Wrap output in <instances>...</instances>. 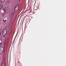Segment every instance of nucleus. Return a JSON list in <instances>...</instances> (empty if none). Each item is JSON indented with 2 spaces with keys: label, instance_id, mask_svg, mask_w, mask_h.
Listing matches in <instances>:
<instances>
[{
  "label": "nucleus",
  "instance_id": "1",
  "mask_svg": "<svg viewBox=\"0 0 66 66\" xmlns=\"http://www.w3.org/2000/svg\"><path fill=\"white\" fill-rule=\"evenodd\" d=\"M7 31L6 29H4L2 31V33L4 35H6L7 34Z\"/></svg>",
  "mask_w": 66,
  "mask_h": 66
},
{
  "label": "nucleus",
  "instance_id": "2",
  "mask_svg": "<svg viewBox=\"0 0 66 66\" xmlns=\"http://www.w3.org/2000/svg\"><path fill=\"white\" fill-rule=\"evenodd\" d=\"M19 5H18L15 7L14 9L15 12H17L19 10Z\"/></svg>",
  "mask_w": 66,
  "mask_h": 66
},
{
  "label": "nucleus",
  "instance_id": "3",
  "mask_svg": "<svg viewBox=\"0 0 66 66\" xmlns=\"http://www.w3.org/2000/svg\"><path fill=\"white\" fill-rule=\"evenodd\" d=\"M3 50H4V48L3 47H0V53H1L3 52Z\"/></svg>",
  "mask_w": 66,
  "mask_h": 66
},
{
  "label": "nucleus",
  "instance_id": "4",
  "mask_svg": "<svg viewBox=\"0 0 66 66\" xmlns=\"http://www.w3.org/2000/svg\"><path fill=\"white\" fill-rule=\"evenodd\" d=\"M3 7V6L2 4L0 5V10Z\"/></svg>",
  "mask_w": 66,
  "mask_h": 66
},
{
  "label": "nucleus",
  "instance_id": "5",
  "mask_svg": "<svg viewBox=\"0 0 66 66\" xmlns=\"http://www.w3.org/2000/svg\"><path fill=\"white\" fill-rule=\"evenodd\" d=\"M2 66H5V63L4 62L2 63Z\"/></svg>",
  "mask_w": 66,
  "mask_h": 66
},
{
  "label": "nucleus",
  "instance_id": "6",
  "mask_svg": "<svg viewBox=\"0 0 66 66\" xmlns=\"http://www.w3.org/2000/svg\"><path fill=\"white\" fill-rule=\"evenodd\" d=\"M2 20L3 21V22L5 23V22L6 21V20H4V19H3Z\"/></svg>",
  "mask_w": 66,
  "mask_h": 66
},
{
  "label": "nucleus",
  "instance_id": "7",
  "mask_svg": "<svg viewBox=\"0 0 66 66\" xmlns=\"http://www.w3.org/2000/svg\"><path fill=\"white\" fill-rule=\"evenodd\" d=\"M3 10L4 11V13H6V9H4Z\"/></svg>",
  "mask_w": 66,
  "mask_h": 66
},
{
  "label": "nucleus",
  "instance_id": "8",
  "mask_svg": "<svg viewBox=\"0 0 66 66\" xmlns=\"http://www.w3.org/2000/svg\"><path fill=\"white\" fill-rule=\"evenodd\" d=\"M11 33H12V31H11V32H10L8 36H10V35L11 34Z\"/></svg>",
  "mask_w": 66,
  "mask_h": 66
},
{
  "label": "nucleus",
  "instance_id": "9",
  "mask_svg": "<svg viewBox=\"0 0 66 66\" xmlns=\"http://www.w3.org/2000/svg\"><path fill=\"white\" fill-rule=\"evenodd\" d=\"M13 16H14V13H12L11 14V16L13 17Z\"/></svg>",
  "mask_w": 66,
  "mask_h": 66
},
{
  "label": "nucleus",
  "instance_id": "10",
  "mask_svg": "<svg viewBox=\"0 0 66 66\" xmlns=\"http://www.w3.org/2000/svg\"><path fill=\"white\" fill-rule=\"evenodd\" d=\"M3 37H5V35H3Z\"/></svg>",
  "mask_w": 66,
  "mask_h": 66
},
{
  "label": "nucleus",
  "instance_id": "11",
  "mask_svg": "<svg viewBox=\"0 0 66 66\" xmlns=\"http://www.w3.org/2000/svg\"><path fill=\"white\" fill-rule=\"evenodd\" d=\"M5 44L4 45V46L5 47Z\"/></svg>",
  "mask_w": 66,
  "mask_h": 66
},
{
  "label": "nucleus",
  "instance_id": "12",
  "mask_svg": "<svg viewBox=\"0 0 66 66\" xmlns=\"http://www.w3.org/2000/svg\"><path fill=\"white\" fill-rule=\"evenodd\" d=\"M2 10H3V9H2Z\"/></svg>",
  "mask_w": 66,
  "mask_h": 66
}]
</instances>
